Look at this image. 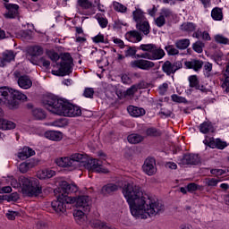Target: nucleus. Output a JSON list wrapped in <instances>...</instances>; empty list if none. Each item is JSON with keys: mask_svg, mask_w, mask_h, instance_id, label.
Masks as SVG:
<instances>
[{"mask_svg": "<svg viewBox=\"0 0 229 229\" xmlns=\"http://www.w3.org/2000/svg\"><path fill=\"white\" fill-rule=\"evenodd\" d=\"M205 47V44L201 41H196L192 44V49L195 53H203V48Z\"/></svg>", "mask_w": 229, "mask_h": 229, "instance_id": "47", "label": "nucleus"}, {"mask_svg": "<svg viewBox=\"0 0 229 229\" xmlns=\"http://www.w3.org/2000/svg\"><path fill=\"white\" fill-rule=\"evenodd\" d=\"M200 133H208L214 131V126L210 122H204L199 125Z\"/></svg>", "mask_w": 229, "mask_h": 229, "instance_id": "36", "label": "nucleus"}, {"mask_svg": "<svg viewBox=\"0 0 229 229\" xmlns=\"http://www.w3.org/2000/svg\"><path fill=\"white\" fill-rule=\"evenodd\" d=\"M92 41L95 44H106V39H105V35L98 33L97 36L92 38Z\"/></svg>", "mask_w": 229, "mask_h": 229, "instance_id": "50", "label": "nucleus"}, {"mask_svg": "<svg viewBox=\"0 0 229 229\" xmlns=\"http://www.w3.org/2000/svg\"><path fill=\"white\" fill-rule=\"evenodd\" d=\"M171 98L174 103H185V98L180 97L176 94L172 95Z\"/></svg>", "mask_w": 229, "mask_h": 229, "instance_id": "57", "label": "nucleus"}, {"mask_svg": "<svg viewBox=\"0 0 229 229\" xmlns=\"http://www.w3.org/2000/svg\"><path fill=\"white\" fill-rule=\"evenodd\" d=\"M165 56V51L164 49L157 47V45H155L154 48L152 49V52L145 53L138 55V58H146L147 60H162Z\"/></svg>", "mask_w": 229, "mask_h": 229, "instance_id": "9", "label": "nucleus"}, {"mask_svg": "<svg viewBox=\"0 0 229 229\" xmlns=\"http://www.w3.org/2000/svg\"><path fill=\"white\" fill-rule=\"evenodd\" d=\"M120 187L119 184L109 183L102 188V194H111V192L119 191Z\"/></svg>", "mask_w": 229, "mask_h": 229, "instance_id": "33", "label": "nucleus"}, {"mask_svg": "<svg viewBox=\"0 0 229 229\" xmlns=\"http://www.w3.org/2000/svg\"><path fill=\"white\" fill-rule=\"evenodd\" d=\"M146 134L148 137H158V136H160V131H158L155 128H148L146 131Z\"/></svg>", "mask_w": 229, "mask_h": 229, "instance_id": "52", "label": "nucleus"}, {"mask_svg": "<svg viewBox=\"0 0 229 229\" xmlns=\"http://www.w3.org/2000/svg\"><path fill=\"white\" fill-rule=\"evenodd\" d=\"M77 208H81L75 210L73 212V217L78 225H83L87 221V216L85 214L90 212V197L87 195L79 196L76 199Z\"/></svg>", "mask_w": 229, "mask_h": 229, "instance_id": "5", "label": "nucleus"}, {"mask_svg": "<svg viewBox=\"0 0 229 229\" xmlns=\"http://www.w3.org/2000/svg\"><path fill=\"white\" fill-rule=\"evenodd\" d=\"M133 21H135L136 24L140 22H144L146 21V16H144V12L140 9H136L132 13Z\"/></svg>", "mask_w": 229, "mask_h": 229, "instance_id": "27", "label": "nucleus"}, {"mask_svg": "<svg viewBox=\"0 0 229 229\" xmlns=\"http://www.w3.org/2000/svg\"><path fill=\"white\" fill-rule=\"evenodd\" d=\"M127 112L131 117H142V115H146V110H144V108L135 106H129Z\"/></svg>", "mask_w": 229, "mask_h": 229, "instance_id": "21", "label": "nucleus"}, {"mask_svg": "<svg viewBox=\"0 0 229 229\" xmlns=\"http://www.w3.org/2000/svg\"><path fill=\"white\" fill-rule=\"evenodd\" d=\"M189 83L191 89H196V90H200V92H207V88L199 84V81H198V76L196 75L190 76Z\"/></svg>", "mask_w": 229, "mask_h": 229, "instance_id": "20", "label": "nucleus"}, {"mask_svg": "<svg viewBox=\"0 0 229 229\" xmlns=\"http://www.w3.org/2000/svg\"><path fill=\"white\" fill-rule=\"evenodd\" d=\"M17 13H19V5L12 4L8 13H5V17L7 19H14V17H17Z\"/></svg>", "mask_w": 229, "mask_h": 229, "instance_id": "37", "label": "nucleus"}, {"mask_svg": "<svg viewBox=\"0 0 229 229\" xmlns=\"http://www.w3.org/2000/svg\"><path fill=\"white\" fill-rule=\"evenodd\" d=\"M215 41L216 42V44H224V45L229 44L228 38H225L221 34H217L215 36Z\"/></svg>", "mask_w": 229, "mask_h": 229, "instance_id": "49", "label": "nucleus"}, {"mask_svg": "<svg viewBox=\"0 0 229 229\" xmlns=\"http://www.w3.org/2000/svg\"><path fill=\"white\" fill-rule=\"evenodd\" d=\"M197 28H198V25L191 21L183 22L181 25V30H182L184 33H194Z\"/></svg>", "mask_w": 229, "mask_h": 229, "instance_id": "25", "label": "nucleus"}, {"mask_svg": "<svg viewBox=\"0 0 229 229\" xmlns=\"http://www.w3.org/2000/svg\"><path fill=\"white\" fill-rule=\"evenodd\" d=\"M211 17L213 21H223V8L221 7H214L211 11Z\"/></svg>", "mask_w": 229, "mask_h": 229, "instance_id": "28", "label": "nucleus"}, {"mask_svg": "<svg viewBox=\"0 0 229 229\" xmlns=\"http://www.w3.org/2000/svg\"><path fill=\"white\" fill-rule=\"evenodd\" d=\"M189 46H191V39L189 38H182L175 41V47L181 51L187 49Z\"/></svg>", "mask_w": 229, "mask_h": 229, "instance_id": "31", "label": "nucleus"}, {"mask_svg": "<svg viewBox=\"0 0 229 229\" xmlns=\"http://www.w3.org/2000/svg\"><path fill=\"white\" fill-rule=\"evenodd\" d=\"M155 23L157 28H162V26L165 25V18L161 16V14L155 20Z\"/></svg>", "mask_w": 229, "mask_h": 229, "instance_id": "56", "label": "nucleus"}, {"mask_svg": "<svg viewBox=\"0 0 229 229\" xmlns=\"http://www.w3.org/2000/svg\"><path fill=\"white\" fill-rule=\"evenodd\" d=\"M179 165H199L201 164V157L198 154H185L178 159Z\"/></svg>", "mask_w": 229, "mask_h": 229, "instance_id": "8", "label": "nucleus"}, {"mask_svg": "<svg viewBox=\"0 0 229 229\" xmlns=\"http://www.w3.org/2000/svg\"><path fill=\"white\" fill-rule=\"evenodd\" d=\"M137 53V50L135 48L130 47L127 50H125V56L130 57V56H135Z\"/></svg>", "mask_w": 229, "mask_h": 229, "instance_id": "61", "label": "nucleus"}, {"mask_svg": "<svg viewBox=\"0 0 229 229\" xmlns=\"http://www.w3.org/2000/svg\"><path fill=\"white\" fill-rule=\"evenodd\" d=\"M15 60V54L12 50L4 51L0 57V67H4L10 62Z\"/></svg>", "mask_w": 229, "mask_h": 229, "instance_id": "16", "label": "nucleus"}, {"mask_svg": "<svg viewBox=\"0 0 229 229\" xmlns=\"http://www.w3.org/2000/svg\"><path fill=\"white\" fill-rule=\"evenodd\" d=\"M53 67L56 70H52L54 76H67L72 72V57L70 54H64L60 63H55Z\"/></svg>", "mask_w": 229, "mask_h": 229, "instance_id": "6", "label": "nucleus"}, {"mask_svg": "<svg viewBox=\"0 0 229 229\" xmlns=\"http://www.w3.org/2000/svg\"><path fill=\"white\" fill-rule=\"evenodd\" d=\"M16 126L15 123L0 118V130H14Z\"/></svg>", "mask_w": 229, "mask_h": 229, "instance_id": "26", "label": "nucleus"}, {"mask_svg": "<svg viewBox=\"0 0 229 229\" xmlns=\"http://www.w3.org/2000/svg\"><path fill=\"white\" fill-rule=\"evenodd\" d=\"M20 183L21 193L27 198H33L42 194V187L38 183V180L33 177L20 176Z\"/></svg>", "mask_w": 229, "mask_h": 229, "instance_id": "4", "label": "nucleus"}, {"mask_svg": "<svg viewBox=\"0 0 229 229\" xmlns=\"http://www.w3.org/2000/svg\"><path fill=\"white\" fill-rule=\"evenodd\" d=\"M44 136L46 139H48V140H54L55 142H59V140L64 139V133L58 131H47Z\"/></svg>", "mask_w": 229, "mask_h": 229, "instance_id": "19", "label": "nucleus"}, {"mask_svg": "<svg viewBox=\"0 0 229 229\" xmlns=\"http://www.w3.org/2000/svg\"><path fill=\"white\" fill-rule=\"evenodd\" d=\"M48 126H55V128H64V122L62 120H55L48 123Z\"/></svg>", "mask_w": 229, "mask_h": 229, "instance_id": "60", "label": "nucleus"}, {"mask_svg": "<svg viewBox=\"0 0 229 229\" xmlns=\"http://www.w3.org/2000/svg\"><path fill=\"white\" fill-rule=\"evenodd\" d=\"M12 99H14V101H28V96L23 94L22 92L15 89H12Z\"/></svg>", "mask_w": 229, "mask_h": 229, "instance_id": "30", "label": "nucleus"}, {"mask_svg": "<svg viewBox=\"0 0 229 229\" xmlns=\"http://www.w3.org/2000/svg\"><path fill=\"white\" fill-rule=\"evenodd\" d=\"M142 169L145 174L148 176H153L157 174V163L155 158H147L142 165Z\"/></svg>", "mask_w": 229, "mask_h": 229, "instance_id": "12", "label": "nucleus"}, {"mask_svg": "<svg viewBox=\"0 0 229 229\" xmlns=\"http://www.w3.org/2000/svg\"><path fill=\"white\" fill-rule=\"evenodd\" d=\"M221 182V179L219 178H207L205 180V184L208 185V187H217V183Z\"/></svg>", "mask_w": 229, "mask_h": 229, "instance_id": "46", "label": "nucleus"}, {"mask_svg": "<svg viewBox=\"0 0 229 229\" xmlns=\"http://www.w3.org/2000/svg\"><path fill=\"white\" fill-rule=\"evenodd\" d=\"M59 167H71L72 169H80L85 167L91 173H108V169L103 167L105 163L101 159L89 158L85 154L75 153L70 157H59L55 160Z\"/></svg>", "mask_w": 229, "mask_h": 229, "instance_id": "2", "label": "nucleus"}, {"mask_svg": "<svg viewBox=\"0 0 229 229\" xmlns=\"http://www.w3.org/2000/svg\"><path fill=\"white\" fill-rule=\"evenodd\" d=\"M133 217L148 219L162 214L165 208L164 204L151 198L142 188L133 182L124 184L122 190Z\"/></svg>", "mask_w": 229, "mask_h": 229, "instance_id": "1", "label": "nucleus"}, {"mask_svg": "<svg viewBox=\"0 0 229 229\" xmlns=\"http://www.w3.org/2000/svg\"><path fill=\"white\" fill-rule=\"evenodd\" d=\"M202 40H208L210 41L212 40V38L210 37V34L208 31H203L201 34Z\"/></svg>", "mask_w": 229, "mask_h": 229, "instance_id": "64", "label": "nucleus"}, {"mask_svg": "<svg viewBox=\"0 0 229 229\" xmlns=\"http://www.w3.org/2000/svg\"><path fill=\"white\" fill-rule=\"evenodd\" d=\"M113 8L114 10H115V12H119L120 13H126L128 10V8L124 4L119 2H114Z\"/></svg>", "mask_w": 229, "mask_h": 229, "instance_id": "41", "label": "nucleus"}, {"mask_svg": "<svg viewBox=\"0 0 229 229\" xmlns=\"http://www.w3.org/2000/svg\"><path fill=\"white\" fill-rule=\"evenodd\" d=\"M56 174V172L51 169H43L39 170L37 174V176L39 180H47L53 178Z\"/></svg>", "mask_w": 229, "mask_h": 229, "instance_id": "23", "label": "nucleus"}, {"mask_svg": "<svg viewBox=\"0 0 229 229\" xmlns=\"http://www.w3.org/2000/svg\"><path fill=\"white\" fill-rule=\"evenodd\" d=\"M83 95L85 98H94V89L92 88L85 89Z\"/></svg>", "mask_w": 229, "mask_h": 229, "instance_id": "58", "label": "nucleus"}, {"mask_svg": "<svg viewBox=\"0 0 229 229\" xmlns=\"http://www.w3.org/2000/svg\"><path fill=\"white\" fill-rule=\"evenodd\" d=\"M140 89H144V86H142V84L132 85L126 91H116V95L118 96L119 99H124L126 96H133L135 92H137V90H139Z\"/></svg>", "mask_w": 229, "mask_h": 229, "instance_id": "14", "label": "nucleus"}, {"mask_svg": "<svg viewBox=\"0 0 229 229\" xmlns=\"http://www.w3.org/2000/svg\"><path fill=\"white\" fill-rule=\"evenodd\" d=\"M32 115L38 120L46 119V113L41 108H34L32 110Z\"/></svg>", "mask_w": 229, "mask_h": 229, "instance_id": "40", "label": "nucleus"}, {"mask_svg": "<svg viewBox=\"0 0 229 229\" xmlns=\"http://www.w3.org/2000/svg\"><path fill=\"white\" fill-rule=\"evenodd\" d=\"M127 140L130 142V144H139V142H142V140H144V137H142L140 134L134 133L129 135Z\"/></svg>", "mask_w": 229, "mask_h": 229, "instance_id": "38", "label": "nucleus"}, {"mask_svg": "<svg viewBox=\"0 0 229 229\" xmlns=\"http://www.w3.org/2000/svg\"><path fill=\"white\" fill-rule=\"evenodd\" d=\"M167 90H169V82H164L157 88L159 96H165V94H167Z\"/></svg>", "mask_w": 229, "mask_h": 229, "instance_id": "43", "label": "nucleus"}, {"mask_svg": "<svg viewBox=\"0 0 229 229\" xmlns=\"http://www.w3.org/2000/svg\"><path fill=\"white\" fill-rule=\"evenodd\" d=\"M125 38L129 42H132V44H137V42L142 40V34L137 30H130L125 33Z\"/></svg>", "mask_w": 229, "mask_h": 229, "instance_id": "18", "label": "nucleus"}, {"mask_svg": "<svg viewBox=\"0 0 229 229\" xmlns=\"http://www.w3.org/2000/svg\"><path fill=\"white\" fill-rule=\"evenodd\" d=\"M112 40H113L114 44H115V46L120 47V49H124V41H123V39H121L119 38L113 37Z\"/></svg>", "mask_w": 229, "mask_h": 229, "instance_id": "55", "label": "nucleus"}, {"mask_svg": "<svg viewBox=\"0 0 229 229\" xmlns=\"http://www.w3.org/2000/svg\"><path fill=\"white\" fill-rule=\"evenodd\" d=\"M136 28L140 31L143 32V34L149 35L150 27L149 22L147 20H145L144 21H140V23H137Z\"/></svg>", "mask_w": 229, "mask_h": 229, "instance_id": "32", "label": "nucleus"}, {"mask_svg": "<svg viewBox=\"0 0 229 229\" xmlns=\"http://www.w3.org/2000/svg\"><path fill=\"white\" fill-rule=\"evenodd\" d=\"M7 181L10 182V184L12 185V187H13V189H21V181H20V177L17 179H15L13 175L8 176Z\"/></svg>", "mask_w": 229, "mask_h": 229, "instance_id": "45", "label": "nucleus"}, {"mask_svg": "<svg viewBox=\"0 0 229 229\" xmlns=\"http://www.w3.org/2000/svg\"><path fill=\"white\" fill-rule=\"evenodd\" d=\"M228 144L226 143V141H223L220 139H216L209 142V148H212L213 149L215 148H216V149H225V148H226Z\"/></svg>", "mask_w": 229, "mask_h": 229, "instance_id": "29", "label": "nucleus"}, {"mask_svg": "<svg viewBox=\"0 0 229 229\" xmlns=\"http://www.w3.org/2000/svg\"><path fill=\"white\" fill-rule=\"evenodd\" d=\"M184 65L187 69H193V71H199L203 67V61L192 59L191 61H186Z\"/></svg>", "mask_w": 229, "mask_h": 229, "instance_id": "22", "label": "nucleus"}, {"mask_svg": "<svg viewBox=\"0 0 229 229\" xmlns=\"http://www.w3.org/2000/svg\"><path fill=\"white\" fill-rule=\"evenodd\" d=\"M33 155H35V150L30 147H24L21 151L18 153V157L21 160H26V158H30V157H33Z\"/></svg>", "mask_w": 229, "mask_h": 229, "instance_id": "24", "label": "nucleus"}, {"mask_svg": "<svg viewBox=\"0 0 229 229\" xmlns=\"http://www.w3.org/2000/svg\"><path fill=\"white\" fill-rule=\"evenodd\" d=\"M98 22L101 28H106V26H108V20H106V18L98 17Z\"/></svg>", "mask_w": 229, "mask_h": 229, "instance_id": "59", "label": "nucleus"}, {"mask_svg": "<svg viewBox=\"0 0 229 229\" xmlns=\"http://www.w3.org/2000/svg\"><path fill=\"white\" fill-rule=\"evenodd\" d=\"M47 55L48 58H50V60H52V62H58V60H60V55H58V53H56L55 51H47Z\"/></svg>", "mask_w": 229, "mask_h": 229, "instance_id": "54", "label": "nucleus"}, {"mask_svg": "<svg viewBox=\"0 0 229 229\" xmlns=\"http://www.w3.org/2000/svg\"><path fill=\"white\" fill-rule=\"evenodd\" d=\"M182 65L181 62L171 63L170 61H165L162 65V71L167 76H171V74H174L176 71L182 69Z\"/></svg>", "mask_w": 229, "mask_h": 229, "instance_id": "11", "label": "nucleus"}, {"mask_svg": "<svg viewBox=\"0 0 229 229\" xmlns=\"http://www.w3.org/2000/svg\"><path fill=\"white\" fill-rule=\"evenodd\" d=\"M77 4L83 10H90L92 8V2L90 0H78Z\"/></svg>", "mask_w": 229, "mask_h": 229, "instance_id": "42", "label": "nucleus"}, {"mask_svg": "<svg viewBox=\"0 0 229 229\" xmlns=\"http://www.w3.org/2000/svg\"><path fill=\"white\" fill-rule=\"evenodd\" d=\"M204 71H205V76L207 78H210V76H214V74L210 73L212 72V64L206 63L204 64Z\"/></svg>", "mask_w": 229, "mask_h": 229, "instance_id": "53", "label": "nucleus"}, {"mask_svg": "<svg viewBox=\"0 0 229 229\" xmlns=\"http://www.w3.org/2000/svg\"><path fill=\"white\" fill-rule=\"evenodd\" d=\"M29 55L30 56H41V55H44V48L40 46L30 47L29 48Z\"/></svg>", "mask_w": 229, "mask_h": 229, "instance_id": "34", "label": "nucleus"}, {"mask_svg": "<svg viewBox=\"0 0 229 229\" xmlns=\"http://www.w3.org/2000/svg\"><path fill=\"white\" fill-rule=\"evenodd\" d=\"M0 105L6 106L10 110L19 108V102L12 98V89L8 87L0 88Z\"/></svg>", "mask_w": 229, "mask_h": 229, "instance_id": "7", "label": "nucleus"}, {"mask_svg": "<svg viewBox=\"0 0 229 229\" xmlns=\"http://www.w3.org/2000/svg\"><path fill=\"white\" fill-rule=\"evenodd\" d=\"M59 197L61 199H63V202L64 203V205L76 203V199H77L76 198L67 196L66 194H64V193L59 194Z\"/></svg>", "mask_w": 229, "mask_h": 229, "instance_id": "44", "label": "nucleus"}, {"mask_svg": "<svg viewBox=\"0 0 229 229\" xmlns=\"http://www.w3.org/2000/svg\"><path fill=\"white\" fill-rule=\"evenodd\" d=\"M33 167H35V165L33 164V162H22L19 165V171L22 174H26V173H28L30 169H33Z\"/></svg>", "mask_w": 229, "mask_h": 229, "instance_id": "35", "label": "nucleus"}, {"mask_svg": "<svg viewBox=\"0 0 229 229\" xmlns=\"http://www.w3.org/2000/svg\"><path fill=\"white\" fill-rule=\"evenodd\" d=\"M165 50L166 51L168 56H176V55H180L178 47H175L174 45H166L165 47Z\"/></svg>", "mask_w": 229, "mask_h": 229, "instance_id": "39", "label": "nucleus"}, {"mask_svg": "<svg viewBox=\"0 0 229 229\" xmlns=\"http://www.w3.org/2000/svg\"><path fill=\"white\" fill-rule=\"evenodd\" d=\"M160 16L169 21V19H173V11L164 8L161 10Z\"/></svg>", "mask_w": 229, "mask_h": 229, "instance_id": "48", "label": "nucleus"}, {"mask_svg": "<svg viewBox=\"0 0 229 229\" xmlns=\"http://www.w3.org/2000/svg\"><path fill=\"white\" fill-rule=\"evenodd\" d=\"M17 83L19 87L24 90H28V89H31L33 86V81H31V79L28 75H21L18 77Z\"/></svg>", "mask_w": 229, "mask_h": 229, "instance_id": "17", "label": "nucleus"}, {"mask_svg": "<svg viewBox=\"0 0 229 229\" xmlns=\"http://www.w3.org/2000/svg\"><path fill=\"white\" fill-rule=\"evenodd\" d=\"M155 44H142L140 46V49L141 51H146L147 53L151 54L155 48Z\"/></svg>", "mask_w": 229, "mask_h": 229, "instance_id": "51", "label": "nucleus"}, {"mask_svg": "<svg viewBox=\"0 0 229 229\" xmlns=\"http://www.w3.org/2000/svg\"><path fill=\"white\" fill-rule=\"evenodd\" d=\"M187 191L189 192H194V191H198V185L194 182H191L187 185Z\"/></svg>", "mask_w": 229, "mask_h": 229, "instance_id": "63", "label": "nucleus"}, {"mask_svg": "<svg viewBox=\"0 0 229 229\" xmlns=\"http://www.w3.org/2000/svg\"><path fill=\"white\" fill-rule=\"evenodd\" d=\"M52 208L57 214H64L67 210L65 202H64V200L60 198V195L57 196L56 200L52 201Z\"/></svg>", "mask_w": 229, "mask_h": 229, "instance_id": "15", "label": "nucleus"}, {"mask_svg": "<svg viewBox=\"0 0 229 229\" xmlns=\"http://www.w3.org/2000/svg\"><path fill=\"white\" fill-rule=\"evenodd\" d=\"M17 211H8L6 213V217L9 218L11 221H13V219H15V217H17Z\"/></svg>", "mask_w": 229, "mask_h": 229, "instance_id": "62", "label": "nucleus"}, {"mask_svg": "<svg viewBox=\"0 0 229 229\" xmlns=\"http://www.w3.org/2000/svg\"><path fill=\"white\" fill-rule=\"evenodd\" d=\"M59 194H72L78 192V186L74 183L69 184L67 181H62L59 183Z\"/></svg>", "mask_w": 229, "mask_h": 229, "instance_id": "13", "label": "nucleus"}, {"mask_svg": "<svg viewBox=\"0 0 229 229\" xmlns=\"http://www.w3.org/2000/svg\"><path fill=\"white\" fill-rule=\"evenodd\" d=\"M132 69H141V71H149L155 67V63L145 59H136L130 63Z\"/></svg>", "mask_w": 229, "mask_h": 229, "instance_id": "10", "label": "nucleus"}, {"mask_svg": "<svg viewBox=\"0 0 229 229\" xmlns=\"http://www.w3.org/2000/svg\"><path fill=\"white\" fill-rule=\"evenodd\" d=\"M43 106L51 114L63 117H80L81 115V108L80 106L55 97H45L43 98Z\"/></svg>", "mask_w": 229, "mask_h": 229, "instance_id": "3", "label": "nucleus"}]
</instances>
